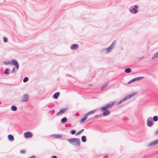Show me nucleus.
<instances>
[{"instance_id": "nucleus-14", "label": "nucleus", "mask_w": 158, "mask_h": 158, "mask_svg": "<svg viewBox=\"0 0 158 158\" xmlns=\"http://www.w3.org/2000/svg\"><path fill=\"white\" fill-rule=\"evenodd\" d=\"M8 138L9 140L10 141H12L14 140L13 136L11 134H9L8 135Z\"/></svg>"}, {"instance_id": "nucleus-26", "label": "nucleus", "mask_w": 158, "mask_h": 158, "mask_svg": "<svg viewBox=\"0 0 158 158\" xmlns=\"http://www.w3.org/2000/svg\"><path fill=\"white\" fill-rule=\"evenodd\" d=\"M153 120L155 122H156L158 120V117L156 116H154L153 118Z\"/></svg>"}, {"instance_id": "nucleus-19", "label": "nucleus", "mask_w": 158, "mask_h": 158, "mask_svg": "<svg viewBox=\"0 0 158 158\" xmlns=\"http://www.w3.org/2000/svg\"><path fill=\"white\" fill-rule=\"evenodd\" d=\"M96 110H91L87 113H88L89 115L95 113Z\"/></svg>"}, {"instance_id": "nucleus-24", "label": "nucleus", "mask_w": 158, "mask_h": 158, "mask_svg": "<svg viewBox=\"0 0 158 158\" xmlns=\"http://www.w3.org/2000/svg\"><path fill=\"white\" fill-rule=\"evenodd\" d=\"M11 109L12 111H15L17 110V107L15 106H13L11 107Z\"/></svg>"}, {"instance_id": "nucleus-15", "label": "nucleus", "mask_w": 158, "mask_h": 158, "mask_svg": "<svg viewBox=\"0 0 158 158\" xmlns=\"http://www.w3.org/2000/svg\"><path fill=\"white\" fill-rule=\"evenodd\" d=\"M78 47V45L77 44H73L71 47V48L72 49H76Z\"/></svg>"}, {"instance_id": "nucleus-13", "label": "nucleus", "mask_w": 158, "mask_h": 158, "mask_svg": "<svg viewBox=\"0 0 158 158\" xmlns=\"http://www.w3.org/2000/svg\"><path fill=\"white\" fill-rule=\"evenodd\" d=\"M51 137H52L54 138H61L63 136L61 134H53L51 135Z\"/></svg>"}, {"instance_id": "nucleus-6", "label": "nucleus", "mask_w": 158, "mask_h": 158, "mask_svg": "<svg viewBox=\"0 0 158 158\" xmlns=\"http://www.w3.org/2000/svg\"><path fill=\"white\" fill-rule=\"evenodd\" d=\"M11 64H13L16 67V68L17 69H19V64L18 63V62L15 59H12L11 60Z\"/></svg>"}, {"instance_id": "nucleus-8", "label": "nucleus", "mask_w": 158, "mask_h": 158, "mask_svg": "<svg viewBox=\"0 0 158 158\" xmlns=\"http://www.w3.org/2000/svg\"><path fill=\"white\" fill-rule=\"evenodd\" d=\"M67 110V108H63L60 109V111L56 113V115H59L62 114L64 113Z\"/></svg>"}, {"instance_id": "nucleus-12", "label": "nucleus", "mask_w": 158, "mask_h": 158, "mask_svg": "<svg viewBox=\"0 0 158 158\" xmlns=\"http://www.w3.org/2000/svg\"><path fill=\"white\" fill-rule=\"evenodd\" d=\"M115 102H110L109 103L106 105L105 106L102 107V109H107L108 108H109L111 106H112V105Z\"/></svg>"}, {"instance_id": "nucleus-37", "label": "nucleus", "mask_w": 158, "mask_h": 158, "mask_svg": "<svg viewBox=\"0 0 158 158\" xmlns=\"http://www.w3.org/2000/svg\"><path fill=\"white\" fill-rule=\"evenodd\" d=\"M30 158H36V157L35 156L33 155V156H31V157Z\"/></svg>"}, {"instance_id": "nucleus-38", "label": "nucleus", "mask_w": 158, "mask_h": 158, "mask_svg": "<svg viewBox=\"0 0 158 158\" xmlns=\"http://www.w3.org/2000/svg\"><path fill=\"white\" fill-rule=\"evenodd\" d=\"M158 134V129L156 131V132L155 133V135H157Z\"/></svg>"}, {"instance_id": "nucleus-39", "label": "nucleus", "mask_w": 158, "mask_h": 158, "mask_svg": "<svg viewBox=\"0 0 158 158\" xmlns=\"http://www.w3.org/2000/svg\"><path fill=\"white\" fill-rule=\"evenodd\" d=\"M138 8V6L137 5H135L134 6V8H135L137 9V8Z\"/></svg>"}, {"instance_id": "nucleus-22", "label": "nucleus", "mask_w": 158, "mask_h": 158, "mask_svg": "<svg viewBox=\"0 0 158 158\" xmlns=\"http://www.w3.org/2000/svg\"><path fill=\"white\" fill-rule=\"evenodd\" d=\"M10 70L8 69H6L5 71L4 72V73L5 74H9V72L10 71Z\"/></svg>"}, {"instance_id": "nucleus-16", "label": "nucleus", "mask_w": 158, "mask_h": 158, "mask_svg": "<svg viewBox=\"0 0 158 158\" xmlns=\"http://www.w3.org/2000/svg\"><path fill=\"white\" fill-rule=\"evenodd\" d=\"M130 12H133V14H135L138 12V10L135 8H133L130 10Z\"/></svg>"}, {"instance_id": "nucleus-31", "label": "nucleus", "mask_w": 158, "mask_h": 158, "mask_svg": "<svg viewBox=\"0 0 158 158\" xmlns=\"http://www.w3.org/2000/svg\"><path fill=\"white\" fill-rule=\"evenodd\" d=\"M102 116V114H97L95 116V118H101Z\"/></svg>"}, {"instance_id": "nucleus-2", "label": "nucleus", "mask_w": 158, "mask_h": 158, "mask_svg": "<svg viewBox=\"0 0 158 158\" xmlns=\"http://www.w3.org/2000/svg\"><path fill=\"white\" fill-rule=\"evenodd\" d=\"M137 93L135 92L132 93L130 95H128L126 96L125 98L122 99L120 101H119L117 104V105H119L126 100H127L129 99H130L132 97L134 96L137 94Z\"/></svg>"}, {"instance_id": "nucleus-23", "label": "nucleus", "mask_w": 158, "mask_h": 158, "mask_svg": "<svg viewBox=\"0 0 158 158\" xmlns=\"http://www.w3.org/2000/svg\"><path fill=\"white\" fill-rule=\"evenodd\" d=\"M158 57V52L156 53L152 56V59H154Z\"/></svg>"}, {"instance_id": "nucleus-33", "label": "nucleus", "mask_w": 158, "mask_h": 158, "mask_svg": "<svg viewBox=\"0 0 158 158\" xmlns=\"http://www.w3.org/2000/svg\"><path fill=\"white\" fill-rule=\"evenodd\" d=\"M76 131L75 130H73L71 131V134L72 135H73L75 134L76 133Z\"/></svg>"}, {"instance_id": "nucleus-3", "label": "nucleus", "mask_w": 158, "mask_h": 158, "mask_svg": "<svg viewBox=\"0 0 158 158\" xmlns=\"http://www.w3.org/2000/svg\"><path fill=\"white\" fill-rule=\"evenodd\" d=\"M115 44V41H114L111 44L108 48L106 49V50L107 51L106 53H108L111 51V50L113 48Z\"/></svg>"}, {"instance_id": "nucleus-25", "label": "nucleus", "mask_w": 158, "mask_h": 158, "mask_svg": "<svg viewBox=\"0 0 158 158\" xmlns=\"http://www.w3.org/2000/svg\"><path fill=\"white\" fill-rule=\"evenodd\" d=\"M107 84H104L103 86L101 87V90H104L107 86Z\"/></svg>"}, {"instance_id": "nucleus-5", "label": "nucleus", "mask_w": 158, "mask_h": 158, "mask_svg": "<svg viewBox=\"0 0 158 158\" xmlns=\"http://www.w3.org/2000/svg\"><path fill=\"white\" fill-rule=\"evenodd\" d=\"M144 78L143 77H137L135 78H134L133 79L130 81H129L128 83L127 84H129L133 82L136 81H139L140 80Z\"/></svg>"}, {"instance_id": "nucleus-40", "label": "nucleus", "mask_w": 158, "mask_h": 158, "mask_svg": "<svg viewBox=\"0 0 158 158\" xmlns=\"http://www.w3.org/2000/svg\"><path fill=\"white\" fill-rule=\"evenodd\" d=\"M52 158H57V157L56 156H52Z\"/></svg>"}, {"instance_id": "nucleus-30", "label": "nucleus", "mask_w": 158, "mask_h": 158, "mask_svg": "<svg viewBox=\"0 0 158 158\" xmlns=\"http://www.w3.org/2000/svg\"><path fill=\"white\" fill-rule=\"evenodd\" d=\"M86 119H87L85 117H84L81 120L80 122L81 123H83L84 121H85Z\"/></svg>"}, {"instance_id": "nucleus-11", "label": "nucleus", "mask_w": 158, "mask_h": 158, "mask_svg": "<svg viewBox=\"0 0 158 158\" xmlns=\"http://www.w3.org/2000/svg\"><path fill=\"white\" fill-rule=\"evenodd\" d=\"M158 143V139L151 142L149 144H148L147 146L148 147L152 146Z\"/></svg>"}, {"instance_id": "nucleus-27", "label": "nucleus", "mask_w": 158, "mask_h": 158, "mask_svg": "<svg viewBox=\"0 0 158 158\" xmlns=\"http://www.w3.org/2000/svg\"><path fill=\"white\" fill-rule=\"evenodd\" d=\"M84 131V129H83L81 130L80 131L77 132L76 134V135H79L81 134L82 132Z\"/></svg>"}, {"instance_id": "nucleus-32", "label": "nucleus", "mask_w": 158, "mask_h": 158, "mask_svg": "<svg viewBox=\"0 0 158 158\" xmlns=\"http://www.w3.org/2000/svg\"><path fill=\"white\" fill-rule=\"evenodd\" d=\"M3 41L4 42L6 43L7 41V38L5 37H4L3 38Z\"/></svg>"}, {"instance_id": "nucleus-4", "label": "nucleus", "mask_w": 158, "mask_h": 158, "mask_svg": "<svg viewBox=\"0 0 158 158\" xmlns=\"http://www.w3.org/2000/svg\"><path fill=\"white\" fill-rule=\"evenodd\" d=\"M101 110L103 111V115L105 116L110 114V112L108 109H103L102 107L101 109Z\"/></svg>"}, {"instance_id": "nucleus-9", "label": "nucleus", "mask_w": 158, "mask_h": 158, "mask_svg": "<svg viewBox=\"0 0 158 158\" xmlns=\"http://www.w3.org/2000/svg\"><path fill=\"white\" fill-rule=\"evenodd\" d=\"M29 99V96L27 94H25L23 96V99L21 100L22 102H25L28 101Z\"/></svg>"}, {"instance_id": "nucleus-21", "label": "nucleus", "mask_w": 158, "mask_h": 158, "mask_svg": "<svg viewBox=\"0 0 158 158\" xmlns=\"http://www.w3.org/2000/svg\"><path fill=\"white\" fill-rule=\"evenodd\" d=\"M125 72L127 73H129L131 72V69L129 68H126L125 69Z\"/></svg>"}, {"instance_id": "nucleus-41", "label": "nucleus", "mask_w": 158, "mask_h": 158, "mask_svg": "<svg viewBox=\"0 0 158 158\" xmlns=\"http://www.w3.org/2000/svg\"><path fill=\"white\" fill-rule=\"evenodd\" d=\"M50 113V111H49V113Z\"/></svg>"}, {"instance_id": "nucleus-18", "label": "nucleus", "mask_w": 158, "mask_h": 158, "mask_svg": "<svg viewBox=\"0 0 158 158\" xmlns=\"http://www.w3.org/2000/svg\"><path fill=\"white\" fill-rule=\"evenodd\" d=\"M81 139L82 140V141L83 142L85 143L86 142V136L85 135H83L81 137Z\"/></svg>"}, {"instance_id": "nucleus-1", "label": "nucleus", "mask_w": 158, "mask_h": 158, "mask_svg": "<svg viewBox=\"0 0 158 158\" xmlns=\"http://www.w3.org/2000/svg\"><path fill=\"white\" fill-rule=\"evenodd\" d=\"M69 142L71 144L76 146L80 145V139L79 138H72L68 140Z\"/></svg>"}, {"instance_id": "nucleus-10", "label": "nucleus", "mask_w": 158, "mask_h": 158, "mask_svg": "<svg viewBox=\"0 0 158 158\" xmlns=\"http://www.w3.org/2000/svg\"><path fill=\"white\" fill-rule=\"evenodd\" d=\"M153 122L152 121V119L151 117H150L147 120V125L149 127H151Z\"/></svg>"}, {"instance_id": "nucleus-29", "label": "nucleus", "mask_w": 158, "mask_h": 158, "mask_svg": "<svg viewBox=\"0 0 158 158\" xmlns=\"http://www.w3.org/2000/svg\"><path fill=\"white\" fill-rule=\"evenodd\" d=\"M4 63L6 65H8L9 64H11V62H10V61H5Z\"/></svg>"}, {"instance_id": "nucleus-34", "label": "nucleus", "mask_w": 158, "mask_h": 158, "mask_svg": "<svg viewBox=\"0 0 158 158\" xmlns=\"http://www.w3.org/2000/svg\"><path fill=\"white\" fill-rule=\"evenodd\" d=\"M89 116V115L88 113H87L85 115L84 117H85L86 119H87L88 118Z\"/></svg>"}, {"instance_id": "nucleus-7", "label": "nucleus", "mask_w": 158, "mask_h": 158, "mask_svg": "<svg viewBox=\"0 0 158 158\" xmlns=\"http://www.w3.org/2000/svg\"><path fill=\"white\" fill-rule=\"evenodd\" d=\"M24 135L25 137L26 138H31L32 136V134L30 131L25 132Z\"/></svg>"}, {"instance_id": "nucleus-28", "label": "nucleus", "mask_w": 158, "mask_h": 158, "mask_svg": "<svg viewBox=\"0 0 158 158\" xmlns=\"http://www.w3.org/2000/svg\"><path fill=\"white\" fill-rule=\"evenodd\" d=\"M28 80V78L27 77H25L23 79V82H26Z\"/></svg>"}, {"instance_id": "nucleus-36", "label": "nucleus", "mask_w": 158, "mask_h": 158, "mask_svg": "<svg viewBox=\"0 0 158 158\" xmlns=\"http://www.w3.org/2000/svg\"><path fill=\"white\" fill-rule=\"evenodd\" d=\"M15 68L14 67L13 68L12 70L11 71V73H15Z\"/></svg>"}, {"instance_id": "nucleus-35", "label": "nucleus", "mask_w": 158, "mask_h": 158, "mask_svg": "<svg viewBox=\"0 0 158 158\" xmlns=\"http://www.w3.org/2000/svg\"><path fill=\"white\" fill-rule=\"evenodd\" d=\"M20 153H21L23 154L25 153V151L23 150H22L20 151Z\"/></svg>"}, {"instance_id": "nucleus-20", "label": "nucleus", "mask_w": 158, "mask_h": 158, "mask_svg": "<svg viewBox=\"0 0 158 158\" xmlns=\"http://www.w3.org/2000/svg\"><path fill=\"white\" fill-rule=\"evenodd\" d=\"M61 121L62 123H65L67 121V118L66 117H64L61 119Z\"/></svg>"}, {"instance_id": "nucleus-17", "label": "nucleus", "mask_w": 158, "mask_h": 158, "mask_svg": "<svg viewBox=\"0 0 158 158\" xmlns=\"http://www.w3.org/2000/svg\"><path fill=\"white\" fill-rule=\"evenodd\" d=\"M60 93L59 92H56L53 95V98L55 99H57L60 95Z\"/></svg>"}]
</instances>
